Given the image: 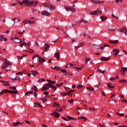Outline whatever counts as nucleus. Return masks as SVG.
<instances>
[{
	"label": "nucleus",
	"mask_w": 127,
	"mask_h": 127,
	"mask_svg": "<svg viewBox=\"0 0 127 127\" xmlns=\"http://www.w3.org/2000/svg\"><path fill=\"white\" fill-rule=\"evenodd\" d=\"M61 72L64 73V74H67V71L65 69H61Z\"/></svg>",
	"instance_id": "obj_48"
},
{
	"label": "nucleus",
	"mask_w": 127,
	"mask_h": 127,
	"mask_svg": "<svg viewBox=\"0 0 127 127\" xmlns=\"http://www.w3.org/2000/svg\"><path fill=\"white\" fill-rule=\"evenodd\" d=\"M26 23H28V20H26V19L23 20L22 21V24L26 25Z\"/></svg>",
	"instance_id": "obj_43"
},
{
	"label": "nucleus",
	"mask_w": 127,
	"mask_h": 127,
	"mask_svg": "<svg viewBox=\"0 0 127 127\" xmlns=\"http://www.w3.org/2000/svg\"><path fill=\"white\" fill-rule=\"evenodd\" d=\"M70 11H71L72 13H74V12H76V9L75 8H71Z\"/></svg>",
	"instance_id": "obj_47"
},
{
	"label": "nucleus",
	"mask_w": 127,
	"mask_h": 127,
	"mask_svg": "<svg viewBox=\"0 0 127 127\" xmlns=\"http://www.w3.org/2000/svg\"><path fill=\"white\" fill-rule=\"evenodd\" d=\"M47 81H48V82H50V83H53V84H55L56 83L55 81L50 80V79H48L47 80Z\"/></svg>",
	"instance_id": "obj_53"
},
{
	"label": "nucleus",
	"mask_w": 127,
	"mask_h": 127,
	"mask_svg": "<svg viewBox=\"0 0 127 127\" xmlns=\"http://www.w3.org/2000/svg\"><path fill=\"white\" fill-rule=\"evenodd\" d=\"M48 8H49V9H51V10H54L56 7L55 6L51 4H48Z\"/></svg>",
	"instance_id": "obj_12"
},
{
	"label": "nucleus",
	"mask_w": 127,
	"mask_h": 127,
	"mask_svg": "<svg viewBox=\"0 0 127 127\" xmlns=\"http://www.w3.org/2000/svg\"><path fill=\"white\" fill-rule=\"evenodd\" d=\"M7 38H4L2 35H0V41H7Z\"/></svg>",
	"instance_id": "obj_18"
},
{
	"label": "nucleus",
	"mask_w": 127,
	"mask_h": 127,
	"mask_svg": "<svg viewBox=\"0 0 127 127\" xmlns=\"http://www.w3.org/2000/svg\"><path fill=\"white\" fill-rule=\"evenodd\" d=\"M109 42H110V43H112L113 44H118V43H119V40H116L115 41H112V40H109Z\"/></svg>",
	"instance_id": "obj_22"
},
{
	"label": "nucleus",
	"mask_w": 127,
	"mask_h": 127,
	"mask_svg": "<svg viewBox=\"0 0 127 127\" xmlns=\"http://www.w3.org/2000/svg\"><path fill=\"white\" fill-rule=\"evenodd\" d=\"M12 126L13 127H22L23 126V124L20 123V122H15V123L12 124Z\"/></svg>",
	"instance_id": "obj_8"
},
{
	"label": "nucleus",
	"mask_w": 127,
	"mask_h": 127,
	"mask_svg": "<svg viewBox=\"0 0 127 127\" xmlns=\"http://www.w3.org/2000/svg\"><path fill=\"white\" fill-rule=\"evenodd\" d=\"M127 67H123L121 69V72H123L122 73V75H124L125 74V73H126V72H127Z\"/></svg>",
	"instance_id": "obj_23"
},
{
	"label": "nucleus",
	"mask_w": 127,
	"mask_h": 127,
	"mask_svg": "<svg viewBox=\"0 0 127 127\" xmlns=\"http://www.w3.org/2000/svg\"><path fill=\"white\" fill-rule=\"evenodd\" d=\"M110 58L103 57L100 59L101 61H109Z\"/></svg>",
	"instance_id": "obj_17"
},
{
	"label": "nucleus",
	"mask_w": 127,
	"mask_h": 127,
	"mask_svg": "<svg viewBox=\"0 0 127 127\" xmlns=\"http://www.w3.org/2000/svg\"><path fill=\"white\" fill-rule=\"evenodd\" d=\"M75 92V90H70L69 91H68V93L69 94V93H73Z\"/></svg>",
	"instance_id": "obj_63"
},
{
	"label": "nucleus",
	"mask_w": 127,
	"mask_h": 127,
	"mask_svg": "<svg viewBox=\"0 0 127 127\" xmlns=\"http://www.w3.org/2000/svg\"><path fill=\"white\" fill-rule=\"evenodd\" d=\"M102 14V10H97L94 11L90 12V14L91 15H97V14Z\"/></svg>",
	"instance_id": "obj_4"
},
{
	"label": "nucleus",
	"mask_w": 127,
	"mask_h": 127,
	"mask_svg": "<svg viewBox=\"0 0 127 127\" xmlns=\"http://www.w3.org/2000/svg\"><path fill=\"white\" fill-rule=\"evenodd\" d=\"M34 107H39V108H42V105L38 103H34Z\"/></svg>",
	"instance_id": "obj_30"
},
{
	"label": "nucleus",
	"mask_w": 127,
	"mask_h": 127,
	"mask_svg": "<svg viewBox=\"0 0 127 127\" xmlns=\"http://www.w3.org/2000/svg\"><path fill=\"white\" fill-rule=\"evenodd\" d=\"M116 3H119V2H123V0H115Z\"/></svg>",
	"instance_id": "obj_56"
},
{
	"label": "nucleus",
	"mask_w": 127,
	"mask_h": 127,
	"mask_svg": "<svg viewBox=\"0 0 127 127\" xmlns=\"http://www.w3.org/2000/svg\"><path fill=\"white\" fill-rule=\"evenodd\" d=\"M54 68L57 71H59V70H61V67L59 66H54Z\"/></svg>",
	"instance_id": "obj_44"
},
{
	"label": "nucleus",
	"mask_w": 127,
	"mask_h": 127,
	"mask_svg": "<svg viewBox=\"0 0 127 127\" xmlns=\"http://www.w3.org/2000/svg\"><path fill=\"white\" fill-rule=\"evenodd\" d=\"M83 45H84V43L81 42L80 43V44L78 46L75 47V49H78L80 48V47H82V46H83Z\"/></svg>",
	"instance_id": "obj_26"
},
{
	"label": "nucleus",
	"mask_w": 127,
	"mask_h": 127,
	"mask_svg": "<svg viewBox=\"0 0 127 127\" xmlns=\"http://www.w3.org/2000/svg\"><path fill=\"white\" fill-rule=\"evenodd\" d=\"M77 119H78V120H84V121L85 122H86V121H87V118H85L84 117L80 116V117H78Z\"/></svg>",
	"instance_id": "obj_32"
},
{
	"label": "nucleus",
	"mask_w": 127,
	"mask_h": 127,
	"mask_svg": "<svg viewBox=\"0 0 127 127\" xmlns=\"http://www.w3.org/2000/svg\"><path fill=\"white\" fill-rule=\"evenodd\" d=\"M97 72H98L99 73H100L101 74H104L105 73V70H102L100 68L97 69Z\"/></svg>",
	"instance_id": "obj_34"
},
{
	"label": "nucleus",
	"mask_w": 127,
	"mask_h": 127,
	"mask_svg": "<svg viewBox=\"0 0 127 127\" xmlns=\"http://www.w3.org/2000/svg\"><path fill=\"white\" fill-rule=\"evenodd\" d=\"M86 89L89 91H91V92H93V91H95V89H94L93 87H87Z\"/></svg>",
	"instance_id": "obj_40"
},
{
	"label": "nucleus",
	"mask_w": 127,
	"mask_h": 127,
	"mask_svg": "<svg viewBox=\"0 0 127 127\" xmlns=\"http://www.w3.org/2000/svg\"><path fill=\"white\" fill-rule=\"evenodd\" d=\"M46 60L44 59L40 58L39 60V63L40 65H43V63L42 62H45Z\"/></svg>",
	"instance_id": "obj_20"
},
{
	"label": "nucleus",
	"mask_w": 127,
	"mask_h": 127,
	"mask_svg": "<svg viewBox=\"0 0 127 127\" xmlns=\"http://www.w3.org/2000/svg\"><path fill=\"white\" fill-rule=\"evenodd\" d=\"M36 57H38V58H39V55H35L34 57H33V60L34 61V59H35V58H36Z\"/></svg>",
	"instance_id": "obj_57"
},
{
	"label": "nucleus",
	"mask_w": 127,
	"mask_h": 127,
	"mask_svg": "<svg viewBox=\"0 0 127 127\" xmlns=\"http://www.w3.org/2000/svg\"><path fill=\"white\" fill-rule=\"evenodd\" d=\"M120 53V50L118 49H115L113 51V55H118Z\"/></svg>",
	"instance_id": "obj_11"
},
{
	"label": "nucleus",
	"mask_w": 127,
	"mask_h": 127,
	"mask_svg": "<svg viewBox=\"0 0 127 127\" xmlns=\"http://www.w3.org/2000/svg\"><path fill=\"white\" fill-rule=\"evenodd\" d=\"M9 65H11V64L7 62H4L3 66H2V69H6V68L8 67Z\"/></svg>",
	"instance_id": "obj_7"
},
{
	"label": "nucleus",
	"mask_w": 127,
	"mask_h": 127,
	"mask_svg": "<svg viewBox=\"0 0 127 127\" xmlns=\"http://www.w3.org/2000/svg\"><path fill=\"white\" fill-rule=\"evenodd\" d=\"M100 19H101V21H105L106 19H108V17H105L104 15H102L100 16Z\"/></svg>",
	"instance_id": "obj_24"
},
{
	"label": "nucleus",
	"mask_w": 127,
	"mask_h": 127,
	"mask_svg": "<svg viewBox=\"0 0 127 127\" xmlns=\"http://www.w3.org/2000/svg\"><path fill=\"white\" fill-rule=\"evenodd\" d=\"M67 102L68 103H69L70 104H72V103H73V102H74V100L73 99H69L67 100Z\"/></svg>",
	"instance_id": "obj_54"
},
{
	"label": "nucleus",
	"mask_w": 127,
	"mask_h": 127,
	"mask_svg": "<svg viewBox=\"0 0 127 127\" xmlns=\"http://www.w3.org/2000/svg\"><path fill=\"white\" fill-rule=\"evenodd\" d=\"M126 82H127V80L126 79H121L120 81V83H126Z\"/></svg>",
	"instance_id": "obj_52"
},
{
	"label": "nucleus",
	"mask_w": 127,
	"mask_h": 127,
	"mask_svg": "<svg viewBox=\"0 0 127 127\" xmlns=\"http://www.w3.org/2000/svg\"><path fill=\"white\" fill-rule=\"evenodd\" d=\"M32 94H34V96L35 97L37 96V93L35 92L34 93L33 91L26 92L25 95H26V96H29V94L31 95Z\"/></svg>",
	"instance_id": "obj_6"
},
{
	"label": "nucleus",
	"mask_w": 127,
	"mask_h": 127,
	"mask_svg": "<svg viewBox=\"0 0 127 127\" xmlns=\"http://www.w3.org/2000/svg\"><path fill=\"white\" fill-rule=\"evenodd\" d=\"M122 103H123V102H124V103H125V104H127V100L123 99V100H122Z\"/></svg>",
	"instance_id": "obj_64"
},
{
	"label": "nucleus",
	"mask_w": 127,
	"mask_h": 127,
	"mask_svg": "<svg viewBox=\"0 0 127 127\" xmlns=\"http://www.w3.org/2000/svg\"><path fill=\"white\" fill-rule=\"evenodd\" d=\"M23 44L24 46H26L27 49L28 51H26L25 50V51H26L27 52H29L30 53H33V52H34V50L31 49L30 48H29V46H30V42L29 41H24L23 42Z\"/></svg>",
	"instance_id": "obj_1"
},
{
	"label": "nucleus",
	"mask_w": 127,
	"mask_h": 127,
	"mask_svg": "<svg viewBox=\"0 0 127 127\" xmlns=\"http://www.w3.org/2000/svg\"><path fill=\"white\" fill-rule=\"evenodd\" d=\"M39 83H42V82H45V79L44 78H40L38 80Z\"/></svg>",
	"instance_id": "obj_42"
},
{
	"label": "nucleus",
	"mask_w": 127,
	"mask_h": 127,
	"mask_svg": "<svg viewBox=\"0 0 127 127\" xmlns=\"http://www.w3.org/2000/svg\"><path fill=\"white\" fill-rule=\"evenodd\" d=\"M3 91H4V93H9V90L7 89H3Z\"/></svg>",
	"instance_id": "obj_61"
},
{
	"label": "nucleus",
	"mask_w": 127,
	"mask_h": 127,
	"mask_svg": "<svg viewBox=\"0 0 127 127\" xmlns=\"http://www.w3.org/2000/svg\"><path fill=\"white\" fill-rule=\"evenodd\" d=\"M32 75L33 76H36V75H39V72L36 71H31Z\"/></svg>",
	"instance_id": "obj_25"
},
{
	"label": "nucleus",
	"mask_w": 127,
	"mask_h": 127,
	"mask_svg": "<svg viewBox=\"0 0 127 127\" xmlns=\"http://www.w3.org/2000/svg\"><path fill=\"white\" fill-rule=\"evenodd\" d=\"M55 58H57V60L59 61L60 59V54L59 52H57L55 54Z\"/></svg>",
	"instance_id": "obj_16"
},
{
	"label": "nucleus",
	"mask_w": 127,
	"mask_h": 127,
	"mask_svg": "<svg viewBox=\"0 0 127 127\" xmlns=\"http://www.w3.org/2000/svg\"><path fill=\"white\" fill-rule=\"evenodd\" d=\"M107 85L108 86V88H109V89H114V88H115V85H114L111 82L107 83Z\"/></svg>",
	"instance_id": "obj_14"
},
{
	"label": "nucleus",
	"mask_w": 127,
	"mask_h": 127,
	"mask_svg": "<svg viewBox=\"0 0 127 127\" xmlns=\"http://www.w3.org/2000/svg\"><path fill=\"white\" fill-rule=\"evenodd\" d=\"M112 17H113V18H116L117 19H118L119 17H117L114 14H112Z\"/></svg>",
	"instance_id": "obj_59"
},
{
	"label": "nucleus",
	"mask_w": 127,
	"mask_h": 127,
	"mask_svg": "<svg viewBox=\"0 0 127 127\" xmlns=\"http://www.w3.org/2000/svg\"><path fill=\"white\" fill-rule=\"evenodd\" d=\"M64 8L66 11H71V7L69 6H64Z\"/></svg>",
	"instance_id": "obj_35"
},
{
	"label": "nucleus",
	"mask_w": 127,
	"mask_h": 127,
	"mask_svg": "<svg viewBox=\"0 0 127 127\" xmlns=\"http://www.w3.org/2000/svg\"><path fill=\"white\" fill-rule=\"evenodd\" d=\"M96 109L95 108V107H89L88 111L89 112H93L94 111H95Z\"/></svg>",
	"instance_id": "obj_36"
},
{
	"label": "nucleus",
	"mask_w": 127,
	"mask_h": 127,
	"mask_svg": "<svg viewBox=\"0 0 127 127\" xmlns=\"http://www.w3.org/2000/svg\"><path fill=\"white\" fill-rule=\"evenodd\" d=\"M119 32H124L125 34V36L127 35V29L126 27H123L122 28L119 30Z\"/></svg>",
	"instance_id": "obj_5"
},
{
	"label": "nucleus",
	"mask_w": 127,
	"mask_h": 127,
	"mask_svg": "<svg viewBox=\"0 0 127 127\" xmlns=\"http://www.w3.org/2000/svg\"><path fill=\"white\" fill-rule=\"evenodd\" d=\"M62 96H67V93L64 92L61 94Z\"/></svg>",
	"instance_id": "obj_58"
},
{
	"label": "nucleus",
	"mask_w": 127,
	"mask_h": 127,
	"mask_svg": "<svg viewBox=\"0 0 127 127\" xmlns=\"http://www.w3.org/2000/svg\"><path fill=\"white\" fill-rule=\"evenodd\" d=\"M52 90H53V91H56V90L57 89V87L53 86V87H52Z\"/></svg>",
	"instance_id": "obj_60"
},
{
	"label": "nucleus",
	"mask_w": 127,
	"mask_h": 127,
	"mask_svg": "<svg viewBox=\"0 0 127 127\" xmlns=\"http://www.w3.org/2000/svg\"><path fill=\"white\" fill-rule=\"evenodd\" d=\"M116 115H117V116H121V117H123V116H124V115H125L124 113H122V114H121V113H119V112H117V113H116Z\"/></svg>",
	"instance_id": "obj_49"
},
{
	"label": "nucleus",
	"mask_w": 127,
	"mask_h": 127,
	"mask_svg": "<svg viewBox=\"0 0 127 127\" xmlns=\"http://www.w3.org/2000/svg\"><path fill=\"white\" fill-rule=\"evenodd\" d=\"M88 61H91V58H90L89 57H87L85 59V63L86 64H88Z\"/></svg>",
	"instance_id": "obj_41"
},
{
	"label": "nucleus",
	"mask_w": 127,
	"mask_h": 127,
	"mask_svg": "<svg viewBox=\"0 0 127 127\" xmlns=\"http://www.w3.org/2000/svg\"><path fill=\"white\" fill-rule=\"evenodd\" d=\"M4 86H10L9 84V81H5V83L3 84Z\"/></svg>",
	"instance_id": "obj_45"
},
{
	"label": "nucleus",
	"mask_w": 127,
	"mask_h": 127,
	"mask_svg": "<svg viewBox=\"0 0 127 127\" xmlns=\"http://www.w3.org/2000/svg\"><path fill=\"white\" fill-rule=\"evenodd\" d=\"M71 67H73V64H67L65 68H71Z\"/></svg>",
	"instance_id": "obj_31"
},
{
	"label": "nucleus",
	"mask_w": 127,
	"mask_h": 127,
	"mask_svg": "<svg viewBox=\"0 0 127 127\" xmlns=\"http://www.w3.org/2000/svg\"><path fill=\"white\" fill-rule=\"evenodd\" d=\"M119 79V76H117L116 77H111L110 78V81H114L115 80H118Z\"/></svg>",
	"instance_id": "obj_38"
},
{
	"label": "nucleus",
	"mask_w": 127,
	"mask_h": 127,
	"mask_svg": "<svg viewBox=\"0 0 127 127\" xmlns=\"http://www.w3.org/2000/svg\"><path fill=\"white\" fill-rule=\"evenodd\" d=\"M58 106H60V104L57 102H55L53 105V107H58Z\"/></svg>",
	"instance_id": "obj_37"
},
{
	"label": "nucleus",
	"mask_w": 127,
	"mask_h": 127,
	"mask_svg": "<svg viewBox=\"0 0 127 127\" xmlns=\"http://www.w3.org/2000/svg\"><path fill=\"white\" fill-rule=\"evenodd\" d=\"M49 97V96H46V97H44L43 99H40V101H42L43 103H45V102H47V99H48Z\"/></svg>",
	"instance_id": "obj_21"
},
{
	"label": "nucleus",
	"mask_w": 127,
	"mask_h": 127,
	"mask_svg": "<svg viewBox=\"0 0 127 127\" xmlns=\"http://www.w3.org/2000/svg\"><path fill=\"white\" fill-rule=\"evenodd\" d=\"M80 22H82L83 23H88V21L82 19L79 21Z\"/></svg>",
	"instance_id": "obj_39"
},
{
	"label": "nucleus",
	"mask_w": 127,
	"mask_h": 127,
	"mask_svg": "<svg viewBox=\"0 0 127 127\" xmlns=\"http://www.w3.org/2000/svg\"><path fill=\"white\" fill-rule=\"evenodd\" d=\"M37 3H38V2L36 0H32L29 2V3L28 4L29 6H33L34 7H35L37 6Z\"/></svg>",
	"instance_id": "obj_2"
},
{
	"label": "nucleus",
	"mask_w": 127,
	"mask_h": 127,
	"mask_svg": "<svg viewBox=\"0 0 127 127\" xmlns=\"http://www.w3.org/2000/svg\"><path fill=\"white\" fill-rule=\"evenodd\" d=\"M29 0H23V3L25 4V5H28V3H29Z\"/></svg>",
	"instance_id": "obj_27"
},
{
	"label": "nucleus",
	"mask_w": 127,
	"mask_h": 127,
	"mask_svg": "<svg viewBox=\"0 0 127 127\" xmlns=\"http://www.w3.org/2000/svg\"><path fill=\"white\" fill-rule=\"evenodd\" d=\"M76 88H77V89H80L83 88V85H82L81 84L78 85L77 86Z\"/></svg>",
	"instance_id": "obj_50"
},
{
	"label": "nucleus",
	"mask_w": 127,
	"mask_h": 127,
	"mask_svg": "<svg viewBox=\"0 0 127 127\" xmlns=\"http://www.w3.org/2000/svg\"><path fill=\"white\" fill-rule=\"evenodd\" d=\"M28 24H34L35 23V21L31 20H28Z\"/></svg>",
	"instance_id": "obj_33"
},
{
	"label": "nucleus",
	"mask_w": 127,
	"mask_h": 127,
	"mask_svg": "<svg viewBox=\"0 0 127 127\" xmlns=\"http://www.w3.org/2000/svg\"><path fill=\"white\" fill-rule=\"evenodd\" d=\"M11 41H13L14 43H20L22 42V40L18 38H13L11 37Z\"/></svg>",
	"instance_id": "obj_3"
},
{
	"label": "nucleus",
	"mask_w": 127,
	"mask_h": 127,
	"mask_svg": "<svg viewBox=\"0 0 127 127\" xmlns=\"http://www.w3.org/2000/svg\"><path fill=\"white\" fill-rule=\"evenodd\" d=\"M49 89V87H47V86H44L41 88V91H42L43 92H44L45 91H47V90H48Z\"/></svg>",
	"instance_id": "obj_28"
},
{
	"label": "nucleus",
	"mask_w": 127,
	"mask_h": 127,
	"mask_svg": "<svg viewBox=\"0 0 127 127\" xmlns=\"http://www.w3.org/2000/svg\"><path fill=\"white\" fill-rule=\"evenodd\" d=\"M23 74V72L22 71H19L16 73V75H22Z\"/></svg>",
	"instance_id": "obj_55"
},
{
	"label": "nucleus",
	"mask_w": 127,
	"mask_h": 127,
	"mask_svg": "<svg viewBox=\"0 0 127 127\" xmlns=\"http://www.w3.org/2000/svg\"><path fill=\"white\" fill-rule=\"evenodd\" d=\"M92 2L94 3H96V4H98L99 3H104V1H100V0H91Z\"/></svg>",
	"instance_id": "obj_15"
},
{
	"label": "nucleus",
	"mask_w": 127,
	"mask_h": 127,
	"mask_svg": "<svg viewBox=\"0 0 127 127\" xmlns=\"http://www.w3.org/2000/svg\"><path fill=\"white\" fill-rule=\"evenodd\" d=\"M11 80H12V81H16V80H19V81H20V77L19 75H17L14 78H11Z\"/></svg>",
	"instance_id": "obj_29"
},
{
	"label": "nucleus",
	"mask_w": 127,
	"mask_h": 127,
	"mask_svg": "<svg viewBox=\"0 0 127 127\" xmlns=\"http://www.w3.org/2000/svg\"><path fill=\"white\" fill-rule=\"evenodd\" d=\"M41 14L42 15H45L46 16H49V15H51L50 12L47 11H42Z\"/></svg>",
	"instance_id": "obj_10"
},
{
	"label": "nucleus",
	"mask_w": 127,
	"mask_h": 127,
	"mask_svg": "<svg viewBox=\"0 0 127 127\" xmlns=\"http://www.w3.org/2000/svg\"><path fill=\"white\" fill-rule=\"evenodd\" d=\"M56 111H57V112H62V111H63V109H62V108H60V109H58V108H57L56 109Z\"/></svg>",
	"instance_id": "obj_51"
},
{
	"label": "nucleus",
	"mask_w": 127,
	"mask_h": 127,
	"mask_svg": "<svg viewBox=\"0 0 127 127\" xmlns=\"http://www.w3.org/2000/svg\"><path fill=\"white\" fill-rule=\"evenodd\" d=\"M15 20H16L17 22H19V21H20V19H19V18H14L12 20V21H13V23L12 24V25H14L16 23Z\"/></svg>",
	"instance_id": "obj_13"
},
{
	"label": "nucleus",
	"mask_w": 127,
	"mask_h": 127,
	"mask_svg": "<svg viewBox=\"0 0 127 127\" xmlns=\"http://www.w3.org/2000/svg\"><path fill=\"white\" fill-rule=\"evenodd\" d=\"M51 116H54L55 118H59L60 117V114L57 112H55L51 113Z\"/></svg>",
	"instance_id": "obj_9"
},
{
	"label": "nucleus",
	"mask_w": 127,
	"mask_h": 127,
	"mask_svg": "<svg viewBox=\"0 0 127 127\" xmlns=\"http://www.w3.org/2000/svg\"><path fill=\"white\" fill-rule=\"evenodd\" d=\"M32 90H35V92H38V91L37 90V87H36V86H33Z\"/></svg>",
	"instance_id": "obj_46"
},
{
	"label": "nucleus",
	"mask_w": 127,
	"mask_h": 127,
	"mask_svg": "<svg viewBox=\"0 0 127 127\" xmlns=\"http://www.w3.org/2000/svg\"><path fill=\"white\" fill-rule=\"evenodd\" d=\"M76 69H77V71H81L82 70V67H76Z\"/></svg>",
	"instance_id": "obj_62"
},
{
	"label": "nucleus",
	"mask_w": 127,
	"mask_h": 127,
	"mask_svg": "<svg viewBox=\"0 0 127 127\" xmlns=\"http://www.w3.org/2000/svg\"><path fill=\"white\" fill-rule=\"evenodd\" d=\"M49 47H50V46L49 45H48L47 44H45V50H44L45 52H47L48 49H49Z\"/></svg>",
	"instance_id": "obj_19"
}]
</instances>
